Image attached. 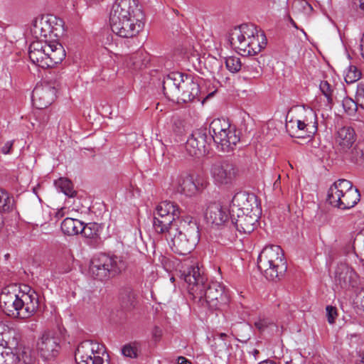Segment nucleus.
Wrapping results in <instances>:
<instances>
[{"label": "nucleus", "instance_id": "09e8293b", "mask_svg": "<svg viewBox=\"0 0 364 364\" xmlns=\"http://www.w3.org/2000/svg\"><path fill=\"white\" fill-rule=\"evenodd\" d=\"M177 364H192L186 358L179 356L177 359Z\"/></svg>", "mask_w": 364, "mask_h": 364}, {"label": "nucleus", "instance_id": "e433bc0d", "mask_svg": "<svg viewBox=\"0 0 364 364\" xmlns=\"http://www.w3.org/2000/svg\"><path fill=\"white\" fill-rule=\"evenodd\" d=\"M343 107L346 112L348 114H353L357 110L358 104L356 100H353L350 97H345L343 100Z\"/></svg>", "mask_w": 364, "mask_h": 364}, {"label": "nucleus", "instance_id": "6e6d98bb", "mask_svg": "<svg viewBox=\"0 0 364 364\" xmlns=\"http://www.w3.org/2000/svg\"><path fill=\"white\" fill-rule=\"evenodd\" d=\"M71 269L70 266H68L64 270L60 271L62 273H65L70 272Z\"/></svg>", "mask_w": 364, "mask_h": 364}, {"label": "nucleus", "instance_id": "b1692460", "mask_svg": "<svg viewBox=\"0 0 364 364\" xmlns=\"http://www.w3.org/2000/svg\"><path fill=\"white\" fill-rule=\"evenodd\" d=\"M360 194L358 189L353 188V186L350 188L344 189L341 196V205L338 208L341 210H347L354 207L360 200Z\"/></svg>", "mask_w": 364, "mask_h": 364}, {"label": "nucleus", "instance_id": "0eeeda50", "mask_svg": "<svg viewBox=\"0 0 364 364\" xmlns=\"http://www.w3.org/2000/svg\"><path fill=\"white\" fill-rule=\"evenodd\" d=\"M257 267L268 280L279 279L287 269L282 248L278 245L264 247L258 256Z\"/></svg>", "mask_w": 364, "mask_h": 364}, {"label": "nucleus", "instance_id": "3c124183", "mask_svg": "<svg viewBox=\"0 0 364 364\" xmlns=\"http://www.w3.org/2000/svg\"><path fill=\"white\" fill-rule=\"evenodd\" d=\"M358 0L355 1V4L357 5ZM359 1V8L364 11V0H358Z\"/></svg>", "mask_w": 364, "mask_h": 364}, {"label": "nucleus", "instance_id": "f257e3e1", "mask_svg": "<svg viewBox=\"0 0 364 364\" xmlns=\"http://www.w3.org/2000/svg\"><path fill=\"white\" fill-rule=\"evenodd\" d=\"M153 227L158 233L165 234L171 249L176 253H190L200 239L196 220L190 216L179 218V209L171 201H162L156 208Z\"/></svg>", "mask_w": 364, "mask_h": 364}, {"label": "nucleus", "instance_id": "f03ea898", "mask_svg": "<svg viewBox=\"0 0 364 364\" xmlns=\"http://www.w3.org/2000/svg\"><path fill=\"white\" fill-rule=\"evenodd\" d=\"M57 21L53 16H42L33 21L31 28L33 36L37 40L30 44L29 58L33 64L43 69L55 66L65 57V51L60 43L46 40L52 34L58 36V26L61 24Z\"/></svg>", "mask_w": 364, "mask_h": 364}, {"label": "nucleus", "instance_id": "5fc2aeb1", "mask_svg": "<svg viewBox=\"0 0 364 364\" xmlns=\"http://www.w3.org/2000/svg\"><path fill=\"white\" fill-rule=\"evenodd\" d=\"M259 353V350H256V349H254L253 351H252V354L255 357V359L256 360L257 359V355Z\"/></svg>", "mask_w": 364, "mask_h": 364}, {"label": "nucleus", "instance_id": "c03bdc74", "mask_svg": "<svg viewBox=\"0 0 364 364\" xmlns=\"http://www.w3.org/2000/svg\"><path fill=\"white\" fill-rule=\"evenodd\" d=\"M122 354L129 358H134L136 356V350L132 345H125L122 349Z\"/></svg>", "mask_w": 364, "mask_h": 364}, {"label": "nucleus", "instance_id": "2eb2a0df", "mask_svg": "<svg viewBox=\"0 0 364 364\" xmlns=\"http://www.w3.org/2000/svg\"><path fill=\"white\" fill-rule=\"evenodd\" d=\"M210 173L217 184L226 185L235 180L237 169L234 164L229 161H219L212 165Z\"/></svg>", "mask_w": 364, "mask_h": 364}, {"label": "nucleus", "instance_id": "1a4fd4ad", "mask_svg": "<svg viewBox=\"0 0 364 364\" xmlns=\"http://www.w3.org/2000/svg\"><path fill=\"white\" fill-rule=\"evenodd\" d=\"M208 134L218 150L228 152L232 150L240 141L234 127L225 119H215L209 126Z\"/></svg>", "mask_w": 364, "mask_h": 364}, {"label": "nucleus", "instance_id": "864d4df0", "mask_svg": "<svg viewBox=\"0 0 364 364\" xmlns=\"http://www.w3.org/2000/svg\"><path fill=\"white\" fill-rule=\"evenodd\" d=\"M258 364H276V363L271 360H266L261 361Z\"/></svg>", "mask_w": 364, "mask_h": 364}, {"label": "nucleus", "instance_id": "9b49d317", "mask_svg": "<svg viewBox=\"0 0 364 364\" xmlns=\"http://www.w3.org/2000/svg\"><path fill=\"white\" fill-rule=\"evenodd\" d=\"M144 18V14L137 0H116L113 4L109 20ZM119 23V21H118Z\"/></svg>", "mask_w": 364, "mask_h": 364}, {"label": "nucleus", "instance_id": "680f3d73", "mask_svg": "<svg viewBox=\"0 0 364 364\" xmlns=\"http://www.w3.org/2000/svg\"><path fill=\"white\" fill-rule=\"evenodd\" d=\"M174 280H175V279H174V278H173V277H171V281L174 282Z\"/></svg>", "mask_w": 364, "mask_h": 364}, {"label": "nucleus", "instance_id": "8fccbe9b", "mask_svg": "<svg viewBox=\"0 0 364 364\" xmlns=\"http://www.w3.org/2000/svg\"><path fill=\"white\" fill-rule=\"evenodd\" d=\"M4 328V324L0 322V330ZM1 333V332H0ZM5 360V353L0 352V364H4V360Z\"/></svg>", "mask_w": 364, "mask_h": 364}, {"label": "nucleus", "instance_id": "c9c22d12", "mask_svg": "<svg viewBox=\"0 0 364 364\" xmlns=\"http://www.w3.org/2000/svg\"><path fill=\"white\" fill-rule=\"evenodd\" d=\"M361 72L354 65H350L346 73L345 80L346 83H353L361 77Z\"/></svg>", "mask_w": 364, "mask_h": 364}, {"label": "nucleus", "instance_id": "20e7f679", "mask_svg": "<svg viewBox=\"0 0 364 364\" xmlns=\"http://www.w3.org/2000/svg\"><path fill=\"white\" fill-rule=\"evenodd\" d=\"M184 280L189 285V291L196 297L204 298L207 303L218 307L225 302L227 295L225 287L218 282L207 283L206 277L200 272L198 265L192 266L184 274Z\"/></svg>", "mask_w": 364, "mask_h": 364}, {"label": "nucleus", "instance_id": "2f4dec72", "mask_svg": "<svg viewBox=\"0 0 364 364\" xmlns=\"http://www.w3.org/2000/svg\"><path fill=\"white\" fill-rule=\"evenodd\" d=\"M55 186L57 189L60 190L65 195L69 197H74L76 194L75 191L73 190L71 181L68 178H59L55 181Z\"/></svg>", "mask_w": 364, "mask_h": 364}, {"label": "nucleus", "instance_id": "393cba45", "mask_svg": "<svg viewBox=\"0 0 364 364\" xmlns=\"http://www.w3.org/2000/svg\"><path fill=\"white\" fill-rule=\"evenodd\" d=\"M119 299L125 309H132L136 304V294L130 287H124L119 291Z\"/></svg>", "mask_w": 364, "mask_h": 364}, {"label": "nucleus", "instance_id": "37998d69", "mask_svg": "<svg viewBox=\"0 0 364 364\" xmlns=\"http://www.w3.org/2000/svg\"><path fill=\"white\" fill-rule=\"evenodd\" d=\"M326 316L328 322L330 324H333L335 323V320L338 316L337 309L333 306H327L326 307Z\"/></svg>", "mask_w": 364, "mask_h": 364}, {"label": "nucleus", "instance_id": "4d7b16f0", "mask_svg": "<svg viewBox=\"0 0 364 364\" xmlns=\"http://www.w3.org/2000/svg\"><path fill=\"white\" fill-rule=\"evenodd\" d=\"M290 23L291 24L296 28H298L296 23L294 22V21L292 18H290Z\"/></svg>", "mask_w": 364, "mask_h": 364}, {"label": "nucleus", "instance_id": "dca6fc26", "mask_svg": "<svg viewBox=\"0 0 364 364\" xmlns=\"http://www.w3.org/2000/svg\"><path fill=\"white\" fill-rule=\"evenodd\" d=\"M57 88L50 83L36 85L32 92V101L38 109L50 105L56 98Z\"/></svg>", "mask_w": 364, "mask_h": 364}, {"label": "nucleus", "instance_id": "79ce46f5", "mask_svg": "<svg viewBox=\"0 0 364 364\" xmlns=\"http://www.w3.org/2000/svg\"><path fill=\"white\" fill-rule=\"evenodd\" d=\"M255 326L260 331H265L268 328L274 327V324L267 318L259 319L255 322Z\"/></svg>", "mask_w": 364, "mask_h": 364}, {"label": "nucleus", "instance_id": "5701e85b", "mask_svg": "<svg viewBox=\"0 0 364 364\" xmlns=\"http://www.w3.org/2000/svg\"><path fill=\"white\" fill-rule=\"evenodd\" d=\"M352 186L350 181L346 179H339L334 182L328 190L327 202L333 207L338 208L344 189Z\"/></svg>", "mask_w": 364, "mask_h": 364}, {"label": "nucleus", "instance_id": "c756f323", "mask_svg": "<svg viewBox=\"0 0 364 364\" xmlns=\"http://www.w3.org/2000/svg\"><path fill=\"white\" fill-rule=\"evenodd\" d=\"M102 229V226L97 223H82L80 233L87 238L94 239L100 236Z\"/></svg>", "mask_w": 364, "mask_h": 364}, {"label": "nucleus", "instance_id": "4468645a", "mask_svg": "<svg viewBox=\"0 0 364 364\" xmlns=\"http://www.w3.org/2000/svg\"><path fill=\"white\" fill-rule=\"evenodd\" d=\"M60 339L55 331H45L37 343V350L44 359L55 357L60 348Z\"/></svg>", "mask_w": 364, "mask_h": 364}, {"label": "nucleus", "instance_id": "49530a36", "mask_svg": "<svg viewBox=\"0 0 364 364\" xmlns=\"http://www.w3.org/2000/svg\"><path fill=\"white\" fill-rule=\"evenodd\" d=\"M162 329L157 326H155L151 330V335L155 341H159L162 336Z\"/></svg>", "mask_w": 364, "mask_h": 364}, {"label": "nucleus", "instance_id": "f704fd0d", "mask_svg": "<svg viewBox=\"0 0 364 364\" xmlns=\"http://www.w3.org/2000/svg\"><path fill=\"white\" fill-rule=\"evenodd\" d=\"M225 65L227 69L232 73H237L242 67L240 58L236 56L228 57L225 59Z\"/></svg>", "mask_w": 364, "mask_h": 364}, {"label": "nucleus", "instance_id": "f3484780", "mask_svg": "<svg viewBox=\"0 0 364 364\" xmlns=\"http://www.w3.org/2000/svg\"><path fill=\"white\" fill-rule=\"evenodd\" d=\"M335 283L341 288L350 289L355 288L359 284V277L355 271L346 264L337 266L334 276Z\"/></svg>", "mask_w": 364, "mask_h": 364}, {"label": "nucleus", "instance_id": "6ab92c4d", "mask_svg": "<svg viewBox=\"0 0 364 364\" xmlns=\"http://www.w3.org/2000/svg\"><path fill=\"white\" fill-rule=\"evenodd\" d=\"M356 141V134L354 129L350 127H343L338 129L335 134V144L338 150L349 156V152L353 148V145Z\"/></svg>", "mask_w": 364, "mask_h": 364}, {"label": "nucleus", "instance_id": "a19ab883", "mask_svg": "<svg viewBox=\"0 0 364 364\" xmlns=\"http://www.w3.org/2000/svg\"><path fill=\"white\" fill-rule=\"evenodd\" d=\"M355 100L358 105L364 109V83L363 82L357 85Z\"/></svg>", "mask_w": 364, "mask_h": 364}, {"label": "nucleus", "instance_id": "603ef678", "mask_svg": "<svg viewBox=\"0 0 364 364\" xmlns=\"http://www.w3.org/2000/svg\"><path fill=\"white\" fill-rule=\"evenodd\" d=\"M356 364H364V351L360 354V359Z\"/></svg>", "mask_w": 364, "mask_h": 364}, {"label": "nucleus", "instance_id": "58836bf2", "mask_svg": "<svg viewBox=\"0 0 364 364\" xmlns=\"http://www.w3.org/2000/svg\"><path fill=\"white\" fill-rule=\"evenodd\" d=\"M319 89L322 94L326 97L328 102H332V95L333 89L330 83L327 81H321L319 85Z\"/></svg>", "mask_w": 364, "mask_h": 364}, {"label": "nucleus", "instance_id": "a878e982", "mask_svg": "<svg viewBox=\"0 0 364 364\" xmlns=\"http://www.w3.org/2000/svg\"><path fill=\"white\" fill-rule=\"evenodd\" d=\"M82 222L72 218H66L61 223V230L68 235H75L80 233Z\"/></svg>", "mask_w": 364, "mask_h": 364}, {"label": "nucleus", "instance_id": "a211bd4d", "mask_svg": "<svg viewBox=\"0 0 364 364\" xmlns=\"http://www.w3.org/2000/svg\"><path fill=\"white\" fill-rule=\"evenodd\" d=\"M205 218L208 223L220 226L231 218V209L229 210L220 203H211L207 205Z\"/></svg>", "mask_w": 364, "mask_h": 364}, {"label": "nucleus", "instance_id": "de8ad7c7", "mask_svg": "<svg viewBox=\"0 0 364 364\" xmlns=\"http://www.w3.org/2000/svg\"><path fill=\"white\" fill-rule=\"evenodd\" d=\"M14 144V141H6L4 145L1 147V152L4 154H8L11 153V150L12 149Z\"/></svg>", "mask_w": 364, "mask_h": 364}, {"label": "nucleus", "instance_id": "423d86ee", "mask_svg": "<svg viewBox=\"0 0 364 364\" xmlns=\"http://www.w3.org/2000/svg\"><path fill=\"white\" fill-rule=\"evenodd\" d=\"M164 90L178 102H191L200 93L198 79L181 73H171L164 80Z\"/></svg>", "mask_w": 364, "mask_h": 364}, {"label": "nucleus", "instance_id": "c85d7f7f", "mask_svg": "<svg viewBox=\"0 0 364 364\" xmlns=\"http://www.w3.org/2000/svg\"><path fill=\"white\" fill-rule=\"evenodd\" d=\"M125 64L127 68L132 70L141 69L146 64L142 53L137 52L126 57Z\"/></svg>", "mask_w": 364, "mask_h": 364}, {"label": "nucleus", "instance_id": "f8f14e48", "mask_svg": "<svg viewBox=\"0 0 364 364\" xmlns=\"http://www.w3.org/2000/svg\"><path fill=\"white\" fill-rule=\"evenodd\" d=\"M231 219H235V214L261 212L257 197L252 193L245 192L237 193L232 198L231 204Z\"/></svg>", "mask_w": 364, "mask_h": 364}, {"label": "nucleus", "instance_id": "473e14b6", "mask_svg": "<svg viewBox=\"0 0 364 364\" xmlns=\"http://www.w3.org/2000/svg\"><path fill=\"white\" fill-rule=\"evenodd\" d=\"M14 205V198L10 194L0 189V212H9Z\"/></svg>", "mask_w": 364, "mask_h": 364}, {"label": "nucleus", "instance_id": "052dcab7", "mask_svg": "<svg viewBox=\"0 0 364 364\" xmlns=\"http://www.w3.org/2000/svg\"><path fill=\"white\" fill-rule=\"evenodd\" d=\"M361 54H362V57H363V59H364V50L362 52V53H361Z\"/></svg>", "mask_w": 364, "mask_h": 364}, {"label": "nucleus", "instance_id": "7ed1b4c3", "mask_svg": "<svg viewBox=\"0 0 364 364\" xmlns=\"http://www.w3.org/2000/svg\"><path fill=\"white\" fill-rule=\"evenodd\" d=\"M0 306L9 316L26 318L38 309V296L26 286L19 290L16 287H7L0 294Z\"/></svg>", "mask_w": 364, "mask_h": 364}, {"label": "nucleus", "instance_id": "a18cd8bd", "mask_svg": "<svg viewBox=\"0 0 364 364\" xmlns=\"http://www.w3.org/2000/svg\"><path fill=\"white\" fill-rule=\"evenodd\" d=\"M297 124L299 126L300 134H304V138L312 136L314 134H309L307 132V127L302 119H297Z\"/></svg>", "mask_w": 364, "mask_h": 364}, {"label": "nucleus", "instance_id": "bf43d9fd", "mask_svg": "<svg viewBox=\"0 0 364 364\" xmlns=\"http://www.w3.org/2000/svg\"><path fill=\"white\" fill-rule=\"evenodd\" d=\"M305 4L310 8V9H312L311 6L310 4H309L307 2H305Z\"/></svg>", "mask_w": 364, "mask_h": 364}, {"label": "nucleus", "instance_id": "7c9ffc66", "mask_svg": "<svg viewBox=\"0 0 364 364\" xmlns=\"http://www.w3.org/2000/svg\"><path fill=\"white\" fill-rule=\"evenodd\" d=\"M347 159L353 163L364 164V141L357 143L349 152Z\"/></svg>", "mask_w": 364, "mask_h": 364}, {"label": "nucleus", "instance_id": "72a5a7b5", "mask_svg": "<svg viewBox=\"0 0 364 364\" xmlns=\"http://www.w3.org/2000/svg\"><path fill=\"white\" fill-rule=\"evenodd\" d=\"M187 153L191 156H200L208 151V149L200 146L198 144L192 143L191 139L188 137L185 145Z\"/></svg>", "mask_w": 364, "mask_h": 364}, {"label": "nucleus", "instance_id": "4c0bfd02", "mask_svg": "<svg viewBox=\"0 0 364 364\" xmlns=\"http://www.w3.org/2000/svg\"><path fill=\"white\" fill-rule=\"evenodd\" d=\"M287 130L289 132V134L296 138H304V134H300L299 126L297 124L296 120H291L286 124Z\"/></svg>", "mask_w": 364, "mask_h": 364}, {"label": "nucleus", "instance_id": "ddd939ff", "mask_svg": "<svg viewBox=\"0 0 364 364\" xmlns=\"http://www.w3.org/2000/svg\"><path fill=\"white\" fill-rule=\"evenodd\" d=\"M144 18H125L109 20L110 27L114 33L122 38H132L142 30Z\"/></svg>", "mask_w": 364, "mask_h": 364}, {"label": "nucleus", "instance_id": "cd10ccee", "mask_svg": "<svg viewBox=\"0 0 364 364\" xmlns=\"http://www.w3.org/2000/svg\"><path fill=\"white\" fill-rule=\"evenodd\" d=\"M306 124V129L309 134H315L318 130L317 116L312 109L304 110V116L302 119Z\"/></svg>", "mask_w": 364, "mask_h": 364}, {"label": "nucleus", "instance_id": "412c9836", "mask_svg": "<svg viewBox=\"0 0 364 364\" xmlns=\"http://www.w3.org/2000/svg\"><path fill=\"white\" fill-rule=\"evenodd\" d=\"M261 212L235 214V219H231L237 230L245 234L251 233L257 226Z\"/></svg>", "mask_w": 364, "mask_h": 364}, {"label": "nucleus", "instance_id": "9d476101", "mask_svg": "<svg viewBox=\"0 0 364 364\" xmlns=\"http://www.w3.org/2000/svg\"><path fill=\"white\" fill-rule=\"evenodd\" d=\"M105 348L92 341L82 342L75 351V360L78 364H105Z\"/></svg>", "mask_w": 364, "mask_h": 364}, {"label": "nucleus", "instance_id": "ea45409f", "mask_svg": "<svg viewBox=\"0 0 364 364\" xmlns=\"http://www.w3.org/2000/svg\"><path fill=\"white\" fill-rule=\"evenodd\" d=\"M259 68V62L255 60H252L249 64L243 65V69L249 72L254 78L260 75Z\"/></svg>", "mask_w": 364, "mask_h": 364}, {"label": "nucleus", "instance_id": "39448f33", "mask_svg": "<svg viewBox=\"0 0 364 364\" xmlns=\"http://www.w3.org/2000/svg\"><path fill=\"white\" fill-rule=\"evenodd\" d=\"M228 41L236 52L243 56L255 55L266 45V36L252 24H242L233 28Z\"/></svg>", "mask_w": 364, "mask_h": 364}, {"label": "nucleus", "instance_id": "bb28decb", "mask_svg": "<svg viewBox=\"0 0 364 364\" xmlns=\"http://www.w3.org/2000/svg\"><path fill=\"white\" fill-rule=\"evenodd\" d=\"M189 138L191 139L193 144H198V145L205 149H208V146L212 142V138L206 129H198L193 131Z\"/></svg>", "mask_w": 364, "mask_h": 364}, {"label": "nucleus", "instance_id": "6e6552de", "mask_svg": "<svg viewBox=\"0 0 364 364\" xmlns=\"http://www.w3.org/2000/svg\"><path fill=\"white\" fill-rule=\"evenodd\" d=\"M125 267L121 257L100 254L91 259L89 273L93 278L105 281L118 275Z\"/></svg>", "mask_w": 364, "mask_h": 364}, {"label": "nucleus", "instance_id": "aec40b11", "mask_svg": "<svg viewBox=\"0 0 364 364\" xmlns=\"http://www.w3.org/2000/svg\"><path fill=\"white\" fill-rule=\"evenodd\" d=\"M171 186L178 192L189 197L196 195L198 192V186L193 176L186 173L172 176Z\"/></svg>", "mask_w": 364, "mask_h": 364}, {"label": "nucleus", "instance_id": "13d9d810", "mask_svg": "<svg viewBox=\"0 0 364 364\" xmlns=\"http://www.w3.org/2000/svg\"><path fill=\"white\" fill-rule=\"evenodd\" d=\"M227 336L225 334V333H221L220 334V337L221 338H223V337H226Z\"/></svg>", "mask_w": 364, "mask_h": 364}, {"label": "nucleus", "instance_id": "4be33fe9", "mask_svg": "<svg viewBox=\"0 0 364 364\" xmlns=\"http://www.w3.org/2000/svg\"><path fill=\"white\" fill-rule=\"evenodd\" d=\"M4 364H37L36 358L29 348H20L14 352H5Z\"/></svg>", "mask_w": 364, "mask_h": 364}]
</instances>
